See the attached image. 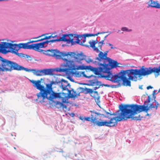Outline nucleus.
<instances>
[{"instance_id": "1", "label": "nucleus", "mask_w": 160, "mask_h": 160, "mask_svg": "<svg viewBox=\"0 0 160 160\" xmlns=\"http://www.w3.org/2000/svg\"><path fill=\"white\" fill-rule=\"evenodd\" d=\"M119 108V110L114 113H112L110 110V112L103 110L102 113H97L95 111H90L92 113V122L94 125L99 127L116 126L118 122L123 119L126 120L128 119L124 105L120 104Z\"/></svg>"}, {"instance_id": "2", "label": "nucleus", "mask_w": 160, "mask_h": 160, "mask_svg": "<svg viewBox=\"0 0 160 160\" xmlns=\"http://www.w3.org/2000/svg\"><path fill=\"white\" fill-rule=\"evenodd\" d=\"M150 97L148 96V99L145 101L143 105H140L136 104H125L124 105V108L127 116V118H132L134 120H141L140 115L138 117H133L138 112L140 113L142 112H144L146 113L150 112L152 114L155 112L152 107L151 103L149 105V103L150 102Z\"/></svg>"}, {"instance_id": "3", "label": "nucleus", "mask_w": 160, "mask_h": 160, "mask_svg": "<svg viewBox=\"0 0 160 160\" xmlns=\"http://www.w3.org/2000/svg\"><path fill=\"white\" fill-rule=\"evenodd\" d=\"M133 72L132 69L121 70L118 73L112 76L111 78L107 79L114 82H119L120 81H122L123 85L130 87L131 84L130 80L136 81L138 79L137 77Z\"/></svg>"}, {"instance_id": "4", "label": "nucleus", "mask_w": 160, "mask_h": 160, "mask_svg": "<svg viewBox=\"0 0 160 160\" xmlns=\"http://www.w3.org/2000/svg\"><path fill=\"white\" fill-rule=\"evenodd\" d=\"M30 81L33 84V86L40 90V92L37 93L36 95L38 98H42V100L40 101L41 103L44 102V99L47 98V96L50 94L53 91L52 85L50 82V83L47 84L45 88L44 86L41 85V81L39 80L34 81L30 80Z\"/></svg>"}, {"instance_id": "5", "label": "nucleus", "mask_w": 160, "mask_h": 160, "mask_svg": "<svg viewBox=\"0 0 160 160\" xmlns=\"http://www.w3.org/2000/svg\"><path fill=\"white\" fill-rule=\"evenodd\" d=\"M2 72L11 71L13 70H22L23 67L15 62L3 58L0 56Z\"/></svg>"}, {"instance_id": "6", "label": "nucleus", "mask_w": 160, "mask_h": 160, "mask_svg": "<svg viewBox=\"0 0 160 160\" xmlns=\"http://www.w3.org/2000/svg\"><path fill=\"white\" fill-rule=\"evenodd\" d=\"M132 70L136 76H138L139 78L141 76H145L150 75L153 72L156 73V74H157L156 67H155L153 68L151 67L146 68L143 66L139 69H132Z\"/></svg>"}, {"instance_id": "7", "label": "nucleus", "mask_w": 160, "mask_h": 160, "mask_svg": "<svg viewBox=\"0 0 160 160\" xmlns=\"http://www.w3.org/2000/svg\"><path fill=\"white\" fill-rule=\"evenodd\" d=\"M108 63L106 64L103 62L108 74L106 75H101L100 77V78H111V77L114 75H112V72L110 71V70L112 69L119 67L118 66L119 63L116 61L113 60L110 58H108Z\"/></svg>"}, {"instance_id": "8", "label": "nucleus", "mask_w": 160, "mask_h": 160, "mask_svg": "<svg viewBox=\"0 0 160 160\" xmlns=\"http://www.w3.org/2000/svg\"><path fill=\"white\" fill-rule=\"evenodd\" d=\"M5 49H7L8 48H12L20 49L21 48L24 49H32V44H29L30 42L27 43H20L18 44H13L11 43L5 42Z\"/></svg>"}, {"instance_id": "9", "label": "nucleus", "mask_w": 160, "mask_h": 160, "mask_svg": "<svg viewBox=\"0 0 160 160\" xmlns=\"http://www.w3.org/2000/svg\"><path fill=\"white\" fill-rule=\"evenodd\" d=\"M76 55L75 52H60L59 51L56 55V59H62L64 60L66 63L71 64L73 62V61L71 60L70 58H72L74 56Z\"/></svg>"}, {"instance_id": "10", "label": "nucleus", "mask_w": 160, "mask_h": 160, "mask_svg": "<svg viewBox=\"0 0 160 160\" xmlns=\"http://www.w3.org/2000/svg\"><path fill=\"white\" fill-rule=\"evenodd\" d=\"M98 63L99 67L97 68L93 67L92 72L96 75H100V76H99L98 77L100 78V77L101 75H103L101 73V72L107 73V72L104 63H102L98 62Z\"/></svg>"}, {"instance_id": "11", "label": "nucleus", "mask_w": 160, "mask_h": 160, "mask_svg": "<svg viewBox=\"0 0 160 160\" xmlns=\"http://www.w3.org/2000/svg\"><path fill=\"white\" fill-rule=\"evenodd\" d=\"M12 48H8V50L7 49L3 50V53L6 54L8 52H11L12 53L18 56V57L21 58H30V56L26 54H23L22 53H19L18 52V51L19 49H18L17 48L13 49Z\"/></svg>"}, {"instance_id": "12", "label": "nucleus", "mask_w": 160, "mask_h": 160, "mask_svg": "<svg viewBox=\"0 0 160 160\" xmlns=\"http://www.w3.org/2000/svg\"><path fill=\"white\" fill-rule=\"evenodd\" d=\"M61 41L66 42L67 43H71L72 45H74L76 43L75 41H73V39L70 37L68 34H63L62 36L58 39V42Z\"/></svg>"}, {"instance_id": "13", "label": "nucleus", "mask_w": 160, "mask_h": 160, "mask_svg": "<svg viewBox=\"0 0 160 160\" xmlns=\"http://www.w3.org/2000/svg\"><path fill=\"white\" fill-rule=\"evenodd\" d=\"M65 93L64 92H55L53 91L49 94V96H47V98H46L48 100L52 101L53 102V99L55 98H62L61 96Z\"/></svg>"}, {"instance_id": "14", "label": "nucleus", "mask_w": 160, "mask_h": 160, "mask_svg": "<svg viewBox=\"0 0 160 160\" xmlns=\"http://www.w3.org/2000/svg\"><path fill=\"white\" fill-rule=\"evenodd\" d=\"M65 66L68 67V68H59V72H65L68 75H70L71 73L73 74L75 73L76 75H79V73L78 72H76L75 73H74L73 72L71 71V69L69 68L70 66H71L70 64L68 63V62H67V63H66V64L65 65Z\"/></svg>"}, {"instance_id": "15", "label": "nucleus", "mask_w": 160, "mask_h": 160, "mask_svg": "<svg viewBox=\"0 0 160 160\" xmlns=\"http://www.w3.org/2000/svg\"><path fill=\"white\" fill-rule=\"evenodd\" d=\"M22 70L25 71L26 72H30L32 71L33 74L37 76H43V69L40 70H36L34 69H28L27 68L23 67Z\"/></svg>"}, {"instance_id": "16", "label": "nucleus", "mask_w": 160, "mask_h": 160, "mask_svg": "<svg viewBox=\"0 0 160 160\" xmlns=\"http://www.w3.org/2000/svg\"><path fill=\"white\" fill-rule=\"evenodd\" d=\"M58 52H59V50L57 49H48L47 50H44L42 53L47 56L55 57L56 59V55Z\"/></svg>"}, {"instance_id": "17", "label": "nucleus", "mask_w": 160, "mask_h": 160, "mask_svg": "<svg viewBox=\"0 0 160 160\" xmlns=\"http://www.w3.org/2000/svg\"><path fill=\"white\" fill-rule=\"evenodd\" d=\"M32 49L41 53L43 52L44 50L40 49V48H45L41 42L36 43L32 44Z\"/></svg>"}, {"instance_id": "18", "label": "nucleus", "mask_w": 160, "mask_h": 160, "mask_svg": "<svg viewBox=\"0 0 160 160\" xmlns=\"http://www.w3.org/2000/svg\"><path fill=\"white\" fill-rule=\"evenodd\" d=\"M60 87L63 90H66L68 92V95L69 98H75L76 95H73V93H72L71 92L72 91L74 92V89L71 88V89H69L67 87L66 84H63V83H61L60 85Z\"/></svg>"}, {"instance_id": "19", "label": "nucleus", "mask_w": 160, "mask_h": 160, "mask_svg": "<svg viewBox=\"0 0 160 160\" xmlns=\"http://www.w3.org/2000/svg\"><path fill=\"white\" fill-rule=\"evenodd\" d=\"M108 52V51H107L103 53L102 52L100 51L98 54L99 57L96 58V59L100 61H101L103 59L104 60V62L105 63L106 61H108V58H109V57H107V53Z\"/></svg>"}, {"instance_id": "20", "label": "nucleus", "mask_w": 160, "mask_h": 160, "mask_svg": "<svg viewBox=\"0 0 160 160\" xmlns=\"http://www.w3.org/2000/svg\"><path fill=\"white\" fill-rule=\"evenodd\" d=\"M71 66L69 68L71 69V71H72L73 70H84L85 65H76L73 62L70 64Z\"/></svg>"}, {"instance_id": "21", "label": "nucleus", "mask_w": 160, "mask_h": 160, "mask_svg": "<svg viewBox=\"0 0 160 160\" xmlns=\"http://www.w3.org/2000/svg\"><path fill=\"white\" fill-rule=\"evenodd\" d=\"M86 57V55L83 54L82 52H81L80 53H78L77 55L76 54L72 57V58H74L77 62H80L82 60H83Z\"/></svg>"}, {"instance_id": "22", "label": "nucleus", "mask_w": 160, "mask_h": 160, "mask_svg": "<svg viewBox=\"0 0 160 160\" xmlns=\"http://www.w3.org/2000/svg\"><path fill=\"white\" fill-rule=\"evenodd\" d=\"M149 7L160 8V4L157 1H154L152 0H150L148 2V8Z\"/></svg>"}, {"instance_id": "23", "label": "nucleus", "mask_w": 160, "mask_h": 160, "mask_svg": "<svg viewBox=\"0 0 160 160\" xmlns=\"http://www.w3.org/2000/svg\"><path fill=\"white\" fill-rule=\"evenodd\" d=\"M90 96L94 99L95 102L97 104L100 102V97L98 96L97 91H93V93L92 94H90Z\"/></svg>"}, {"instance_id": "24", "label": "nucleus", "mask_w": 160, "mask_h": 160, "mask_svg": "<svg viewBox=\"0 0 160 160\" xmlns=\"http://www.w3.org/2000/svg\"><path fill=\"white\" fill-rule=\"evenodd\" d=\"M58 42V39H52L50 40H45V41H42L41 42L45 48L47 46L48 44H51V43L55 42Z\"/></svg>"}, {"instance_id": "25", "label": "nucleus", "mask_w": 160, "mask_h": 160, "mask_svg": "<svg viewBox=\"0 0 160 160\" xmlns=\"http://www.w3.org/2000/svg\"><path fill=\"white\" fill-rule=\"evenodd\" d=\"M43 72V76L47 75H53L54 74L53 72L52 68L44 69Z\"/></svg>"}, {"instance_id": "26", "label": "nucleus", "mask_w": 160, "mask_h": 160, "mask_svg": "<svg viewBox=\"0 0 160 160\" xmlns=\"http://www.w3.org/2000/svg\"><path fill=\"white\" fill-rule=\"evenodd\" d=\"M53 102L55 104V106L58 108H62L63 109L64 108H67V106L66 105L59 101H53Z\"/></svg>"}, {"instance_id": "27", "label": "nucleus", "mask_w": 160, "mask_h": 160, "mask_svg": "<svg viewBox=\"0 0 160 160\" xmlns=\"http://www.w3.org/2000/svg\"><path fill=\"white\" fill-rule=\"evenodd\" d=\"M84 88L82 87H79L77 89V92L78 93H76V92L74 90L72 93L73 95H76L75 97H77V96H80V93H83L84 92Z\"/></svg>"}, {"instance_id": "28", "label": "nucleus", "mask_w": 160, "mask_h": 160, "mask_svg": "<svg viewBox=\"0 0 160 160\" xmlns=\"http://www.w3.org/2000/svg\"><path fill=\"white\" fill-rule=\"evenodd\" d=\"M68 35L70 37H71L72 38L73 37L74 38H80L81 39H82V38L83 35H78L76 34H73V33H70L69 34H68Z\"/></svg>"}, {"instance_id": "29", "label": "nucleus", "mask_w": 160, "mask_h": 160, "mask_svg": "<svg viewBox=\"0 0 160 160\" xmlns=\"http://www.w3.org/2000/svg\"><path fill=\"white\" fill-rule=\"evenodd\" d=\"M84 92H83V93L85 94H92V93L93 92V91L92 90V89L88 88L86 87L85 88H84Z\"/></svg>"}, {"instance_id": "30", "label": "nucleus", "mask_w": 160, "mask_h": 160, "mask_svg": "<svg viewBox=\"0 0 160 160\" xmlns=\"http://www.w3.org/2000/svg\"><path fill=\"white\" fill-rule=\"evenodd\" d=\"M5 42H2L1 44L0 43V50H2V52L3 50H5Z\"/></svg>"}, {"instance_id": "31", "label": "nucleus", "mask_w": 160, "mask_h": 160, "mask_svg": "<svg viewBox=\"0 0 160 160\" xmlns=\"http://www.w3.org/2000/svg\"><path fill=\"white\" fill-rule=\"evenodd\" d=\"M86 41V37L85 36H84V38L82 40V42H80V45L83 46H85L86 47H89V46L88 45H87L85 44H83V43H84Z\"/></svg>"}, {"instance_id": "32", "label": "nucleus", "mask_w": 160, "mask_h": 160, "mask_svg": "<svg viewBox=\"0 0 160 160\" xmlns=\"http://www.w3.org/2000/svg\"><path fill=\"white\" fill-rule=\"evenodd\" d=\"M96 80L97 79H92L89 80L88 82H89L90 86H94L95 84H96Z\"/></svg>"}, {"instance_id": "33", "label": "nucleus", "mask_w": 160, "mask_h": 160, "mask_svg": "<svg viewBox=\"0 0 160 160\" xmlns=\"http://www.w3.org/2000/svg\"><path fill=\"white\" fill-rule=\"evenodd\" d=\"M89 43L90 44V47L92 48L95 47V45L96 44V43L95 41L92 40V41H90Z\"/></svg>"}, {"instance_id": "34", "label": "nucleus", "mask_w": 160, "mask_h": 160, "mask_svg": "<svg viewBox=\"0 0 160 160\" xmlns=\"http://www.w3.org/2000/svg\"><path fill=\"white\" fill-rule=\"evenodd\" d=\"M60 80H56L55 81H52L50 82L51 83L52 85V86L53 85H58V83L60 84Z\"/></svg>"}, {"instance_id": "35", "label": "nucleus", "mask_w": 160, "mask_h": 160, "mask_svg": "<svg viewBox=\"0 0 160 160\" xmlns=\"http://www.w3.org/2000/svg\"><path fill=\"white\" fill-rule=\"evenodd\" d=\"M83 36H85V37H91V36H97V33L94 34H89V33H86L85 34H84L83 35Z\"/></svg>"}, {"instance_id": "36", "label": "nucleus", "mask_w": 160, "mask_h": 160, "mask_svg": "<svg viewBox=\"0 0 160 160\" xmlns=\"http://www.w3.org/2000/svg\"><path fill=\"white\" fill-rule=\"evenodd\" d=\"M93 67L91 66L90 65L89 66H85V69L84 70H90V71H92Z\"/></svg>"}, {"instance_id": "37", "label": "nucleus", "mask_w": 160, "mask_h": 160, "mask_svg": "<svg viewBox=\"0 0 160 160\" xmlns=\"http://www.w3.org/2000/svg\"><path fill=\"white\" fill-rule=\"evenodd\" d=\"M156 69L157 70V74L155 73V77H157L159 75V72H160V66H159L158 68L156 67Z\"/></svg>"}, {"instance_id": "38", "label": "nucleus", "mask_w": 160, "mask_h": 160, "mask_svg": "<svg viewBox=\"0 0 160 160\" xmlns=\"http://www.w3.org/2000/svg\"><path fill=\"white\" fill-rule=\"evenodd\" d=\"M117 83H118L117 85H112L111 86V87L112 88H117L120 87L121 86V85L119 82Z\"/></svg>"}, {"instance_id": "39", "label": "nucleus", "mask_w": 160, "mask_h": 160, "mask_svg": "<svg viewBox=\"0 0 160 160\" xmlns=\"http://www.w3.org/2000/svg\"><path fill=\"white\" fill-rule=\"evenodd\" d=\"M121 30L123 31L126 32H130L131 31V29H128L126 27H122L121 28Z\"/></svg>"}, {"instance_id": "40", "label": "nucleus", "mask_w": 160, "mask_h": 160, "mask_svg": "<svg viewBox=\"0 0 160 160\" xmlns=\"http://www.w3.org/2000/svg\"><path fill=\"white\" fill-rule=\"evenodd\" d=\"M91 113H92L91 112ZM91 116H92V114H91L90 117H85L84 120H86L87 121L92 122V118H91V117H92Z\"/></svg>"}, {"instance_id": "41", "label": "nucleus", "mask_w": 160, "mask_h": 160, "mask_svg": "<svg viewBox=\"0 0 160 160\" xmlns=\"http://www.w3.org/2000/svg\"><path fill=\"white\" fill-rule=\"evenodd\" d=\"M152 105H151V107H152L154 109V110L155 112V111L158 108V107H157L156 105H154L153 103H151Z\"/></svg>"}, {"instance_id": "42", "label": "nucleus", "mask_w": 160, "mask_h": 160, "mask_svg": "<svg viewBox=\"0 0 160 160\" xmlns=\"http://www.w3.org/2000/svg\"><path fill=\"white\" fill-rule=\"evenodd\" d=\"M104 40H102L100 42H98L99 47H100V48L102 47V45L104 44L103 43Z\"/></svg>"}, {"instance_id": "43", "label": "nucleus", "mask_w": 160, "mask_h": 160, "mask_svg": "<svg viewBox=\"0 0 160 160\" xmlns=\"http://www.w3.org/2000/svg\"><path fill=\"white\" fill-rule=\"evenodd\" d=\"M61 98L62 99V102H62V103L63 104V103H64L68 102L66 101L67 99H66L65 98L62 97V98Z\"/></svg>"}, {"instance_id": "44", "label": "nucleus", "mask_w": 160, "mask_h": 160, "mask_svg": "<svg viewBox=\"0 0 160 160\" xmlns=\"http://www.w3.org/2000/svg\"><path fill=\"white\" fill-rule=\"evenodd\" d=\"M102 82L101 81H98L97 79L96 80V86H98L99 85V86H100V85H102Z\"/></svg>"}, {"instance_id": "45", "label": "nucleus", "mask_w": 160, "mask_h": 160, "mask_svg": "<svg viewBox=\"0 0 160 160\" xmlns=\"http://www.w3.org/2000/svg\"><path fill=\"white\" fill-rule=\"evenodd\" d=\"M60 84H61V83H63V82L66 83L67 84L68 83V81L66 80H65L63 79H62L61 80H60Z\"/></svg>"}, {"instance_id": "46", "label": "nucleus", "mask_w": 160, "mask_h": 160, "mask_svg": "<svg viewBox=\"0 0 160 160\" xmlns=\"http://www.w3.org/2000/svg\"><path fill=\"white\" fill-rule=\"evenodd\" d=\"M67 78L72 82H75L74 79L70 76H68L67 77Z\"/></svg>"}, {"instance_id": "47", "label": "nucleus", "mask_w": 160, "mask_h": 160, "mask_svg": "<svg viewBox=\"0 0 160 160\" xmlns=\"http://www.w3.org/2000/svg\"><path fill=\"white\" fill-rule=\"evenodd\" d=\"M76 43L79 44L80 45V39H79V38H78L76 39V41H75Z\"/></svg>"}, {"instance_id": "48", "label": "nucleus", "mask_w": 160, "mask_h": 160, "mask_svg": "<svg viewBox=\"0 0 160 160\" xmlns=\"http://www.w3.org/2000/svg\"><path fill=\"white\" fill-rule=\"evenodd\" d=\"M86 62L88 63H89L90 62H93L92 60L90 58H88L87 60H86Z\"/></svg>"}, {"instance_id": "49", "label": "nucleus", "mask_w": 160, "mask_h": 160, "mask_svg": "<svg viewBox=\"0 0 160 160\" xmlns=\"http://www.w3.org/2000/svg\"><path fill=\"white\" fill-rule=\"evenodd\" d=\"M93 48V50L94 51H96V52H100V51L96 47H95L94 48Z\"/></svg>"}, {"instance_id": "50", "label": "nucleus", "mask_w": 160, "mask_h": 160, "mask_svg": "<svg viewBox=\"0 0 160 160\" xmlns=\"http://www.w3.org/2000/svg\"><path fill=\"white\" fill-rule=\"evenodd\" d=\"M108 44L110 46H111V49H113V48H115V49H116L117 48L115 47H113V45L111 44L110 43H108Z\"/></svg>"}, {"instance_id": "51", "label": "nucleus", "mask_w": 160, "mask_h": 160, "mask_svg": "<svg viewBox=\"0 0 160 160\" xmlns=\"http://www.w3.org/2000/svg\"><path fill=\"white\" fill-rule=\"evenodd\" d=\"M51 35H52V38H54V39H57V38L58 39V37H59V36H58L57 35L53 36V34H52Z\"/></svg>"}, {"instance_id": "52", "label": "nucleus", "mask_w": 160, "mask_h": 160, "mask_svg": "<svg viewBox=\"0 0 160 160\" xmlns=\"http://www.w3.org/2000/svg\"><path fill=\"white\" fill-rule=\"evenodd\" d=\"M100 86H104L108 87H111V85L108 84H102V85H100Z\"/></svg>"}, {"instance_id": "53", "label": "nucleus", "mask_w": 160, "mask_h": 160, "mask_svg": "<svg viewBox=\"0 0 160 160\" xmlns=\"http://www.w3.org/2000/svg\"><path fill=\"white\" fill-rule=\"evenodd\" d=\"M52 69L53 72L54 71L59 72V68H52Z\"/></svg>"}, {"instance_id": "54", "label": "nucleus", "mask_w": 160, "mask_h": 160, "mask_svg": "<svg viewBox=\"0 0 160 160\" xmlns=\"http://www.w3.org/2000/svg\"><path fill=\"white\" fill-rule=\"evenodd\" d=\"M52 35L49 36H46L44 38V39H45V40H48L52 38Z\"/></svg>"}, {"instance_id": "55", "label": "nucleus", "mask_w": 160, "mask_h": 160, "mask_svg": "<svg viewBox=\"0 0 160 160\" xmlns=\"http://www.w3.org/2000/svg\"><path fill=\"white\" fill-rule=\"evenodd\" d=\"M105 33H108V32H98L97 33V36L99 34H104Z\"/></svg>"}, {"instance_id": "56", "label": "nucleus", "mask_w": 160, "mask_h": 160, "mask_svg": "<svg viewBox=\"0 0 160 160\" xmlns=\"http://www.w3.org/2000/svg\"><path fill=\"white\" fill-rule=\"evenodd\" d=\"M69 115L72 117H74L75 116V114L72 112L71 113H69Z\"/></svg>"}, {"instance_id": "57", "label": "nucleus", "mask_w": 160, "mask_h": 160, "mask_svg": "<svg viewBox=\"0 0 160 160\" xmlns=\"http://www.w3.org/2000/svg\"><path fill=\"white\" fill-rule=\"evenodd\" d=\"M85 117H83L80 116L79 117V118H80V119L82 120V121H84L85 120H84Z\"/></svg>"}, {"instance_id": "58", "label": "nucleus", "mask_w": 160, "mask_h": 160, "mask_svg": "<svg viewBox=\"0 0 160 160\" xmlns=\"http://www.w3.org/2000/svg\"><path fill=\"white\" fill-rule=\"evenodd\" d=\"M81 74H82L83 76L84 77H85V78H86V76H87V75H86L85 74V72H81Z\"/></svg>"}, {"instance_id": "59", "label": "nucleus", "mask_w": 160, "mask_h": 160, "mask_svg": "<svg viewBox=\"0 0 160 160\" xmlns=\"http://www.w3.org/2000/svg\"><path fill=\"white\" fill-rule=\"evenodd\" d=\"M92 77H96V76H93V75H91L89 76H87V75L86 78H91Z\"/></svg>"}, {"instance_id": "60", "label": "nucleus", "mask_w": 160, "mask_h": 160, "mask_svg": "<svg viewBox=\"0 0 160 160\" xmlns=\"http://www.w3.org/2000/svg\"><path fill=\"white\" fill-rule=\"evenodd\" d=\"M152 88H153V87H152L150 86H148L147 87V88L148 90H149L150 89H152Z\"/></svg>"}, {"instance_id": "61", "label": "nucleus", "mask_w": 160, "mask_h": 160, "mask_svg": "<svg viewBox=\"0 0 160 160\" xmlns=\"http://www.w3.org/2000/svg\"><path fill=\"white\" fill-rule=\"evenodd\" d=\"M66 85L67 86V87H69V88H70V87L71 86V85H70V84L68 83V82L67 84H66Z\"/></svg>"}, {"instance_id": "62", "label": "nucleus", "mask_w": 160, "mask_h": 160, "mask_svg": "<svg viewBox=\"0 0 160 160\" xmlns=\"http://www.w3.org/2000/svg\"><path fill=\"white\" fill-rule=\"evenodd\" d=\"M155 105L157 106L158 107H159L160 106V104L158 102H156V103L155 104Z\"/></svg>"}, {"instance_id": "63", "label": "nucleus", "mask_w": 160, "mask_h": 160, "mask_svg": "<svg viewBox=\"0 0 160 160\" xmlns=\"http://www.w3.org/2000/svg\"><path fill=\"white\" fill-rule=\"evenodd\" d=\"M100 87V86H99V87H97V86H96V87H95L94 88H93V89L94 90H96L98 89Z\"/></svg>"}, {"instance_id": "64", "label": "nucleus", "mask_w": 160, "mask_h": 160, "mask_svg": "<svg viewBox=\"0 0 160 160\" xmlns=\"http://www.w3.org/2000/svg\"><path fill=\"white\" fill-rule=\"evenodd\" d=\"M90 84L89 82V83H84V84H83V85L90 86Z\"/></svg>"}]
</instances>
